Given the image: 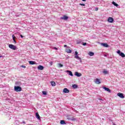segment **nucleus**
Instances as JSON below:
<instances>
[{
	"mask_svg": "<svg viewBox=\"0 0 125 125\" xmlns=\"http://www.w3.org/2000/svg\"><path fill=\"white\" fill-rule=\"evenodd\" d=\"M14 90L15 91H16V92H19L22 91V88L19 86H15Z\"/></svg>",
	"mask_w": 125,
	"mask_h": 125,
	"instance_id": "f257e3e1",
	"label": "nucleus"
},
{
	"mask_svg": "<svg viewBox=\"0 0 125 125\" xmlns=\"http://www.w3.org/2000/svg\"><path fill=\"white\" fill-rule=\"evenodd\" d=\"M9 48H11V49H13V50H16V46L13 44H9Z\"/></svg>",
	"mask_w": 125,
	"mask_h": 125,
	"instance_id": "f03ea898",
	"label": "nucleus"
},
{
	"mask_svg": "<svg viewBox=\"0 0 125 125\" xmlns=\"http://www.w3.org/2000/svg\"><path fill=\"white\" fill-rule=\"evenodd\" d=\"M107 21L109 23H113V22H114V19L112 17H109L107 19Z\"/></svg>",
	"mask_w": 125,
	"mask_h": 125,
	"instance_id": "7ed1b4c3",
	"label": "nucleus"
},
{
	"mask_svg": "<svg viewBox=\"0 0 125 125\" xmlns=\"http://www.w3.org/2000/svg\"><path fill=\"white\" fill-rule=\"evenodd\" d=\"M101 45L104 47H109V45L107 43H101Z\"/></svg>",
	"mask_w": 125,
	"mask_h": 125,
	"instance_id": "20e7f679",
	"label": "nucleus"
},
{
	"mask_svg": "<svg viewBox=\"0 0 125 125\" xmlns=\"http://www.w3.org/2000/svg\"><path fill=\"white\" fill-rule=\"evenodd\" d=\"M68 19L69 17L65 15L61 18V19H62V20H68Z\"/></svg>",
	"mask_w": 125,
	"mask_h": 125,
	"instance_id": "39448f33",
	"label": "nucleus"
},
{
	"mask_svg": "<svg viewBox=\"0 0 125 125\" xmlns=\"http://www.w3.org/2000/svg\"><path fill=\"white\" fill-rule=\"evenodd\" d=\"M118 96L120 97V98H125V96H124V94L123 93H118L117 94Z\"/></svg>",
	"mask_w": 125,
	"mask_h": 125,
	"instance_id": "423d86ee",
	"label": "nucleus"
},
{
	"mask_svg": "<svg viewBox=\"0 0 125 125\" xmlns=\"http://www.w3.org/2000/svg\"><path fill=\"white\" fill-rule=\"evenodd\" d=\"M30 65H35L37 64V62H36L35 61H30L28 62Z\"/></svg>",
	"mask_w": 125,
	"mask_h": 125,
	"instance_id": "0eeeda50",
	"label": "nucleus"
},
{
	"mask_svg": "<svg viewBox=\"0 0 125 125\" xmlns=\"http://www.w3.org/2000/svg\"><path fill=\"white\" fill-rule=\"evenodd\" d=\"M38 69L39 70H41V71H42V70H43V69H44V67L42 65H39L38 66Z\"/></svg>",
	"mask_w": 125,
	"mask_h": 125,
	"instance_id": "6e6552de",
	"label": "nucleus"
},
{
	"mask_svg": "<svg viewBox=\"0 0 125 125\" xmlns=\"http://www.w3.org/2000/svg\"><path fill=\"white\" fill-rule=\"evenodd\" d=\"M95 83H97V84H100V83H101V82H100V79L97 78L96 79Z\"/></svg>",
	"mask_w": 125,
	"mask_h": 125,
	"instance_id": "1a4fd4ad",
	"label": "nucleus"
},
{
	"mask_svg": "<svg viewBox=\"0 0 125 125\" xmlns=\"http://www.w3.org/2000/svg\"><path fill=\"white\" fill-rule=\"evenodd\" d=\"M75 76H76L77 77H82V73H79V72H75Z\"/></svg>",
	"mask_w": 125,
	"mask_h": 125,
	"instance_id": "9d476101",
	"label": "nucleus"
},
{
	"mask_svg": "<svg viewBox=\"0 0 125 125\" xmlns=\"http://www.w3.org/2000/svg\"><path fill=\"white\" fill-rule=\"evenodd\" d=\"M63 91L64 93H69L70 92V91L67 88H64Z\"/></svg>",
	"mask_w": 125,
	"mask_h": 125,
	"instance_id": "9b49d317",
	"label": "nucleus"
},
{
	"mask_svg": "<svg viewBox=\"0 0 125 125\" xmlns=\"http://www.w3.org/2000/svg\"><path fill=\"white\" fill-rule=\"evenodd\" d=\"M65 52H66L67 53H72V50L66 48L65 49Z\"/></svg>",
	"mask_w": 125,
	"mask_h": 125,
	"instance_id": "f8f14e48",
	"label": "nucleus"
},
{
	"mask_svg": "<svg viewBox=\"0 0 125 125\" xmlns=\"http://www.w3.org/2000/svg\"><path fill=\"white\" fill-rule=\"evenodd\" d=\"M103 88L106 91H108V92H111V90L109 89V88H107L106 87H103Z\"/></svg>",
	"mask_w": 125,
	"mask_h": 125,
	"instance_id": "ddd939ff",
	"label": "nucleus"
},
{
	"mask_svg": "<svg viewBox=\"0 0 125 125\" xmlns=\"http://www.w3.org/2000/svg\"><path fill=\"white\" fill-rule=\"evenodd\" d=\"M74 58H76V59H78V60H80V62H82V59L79 56H75Z\"/></svg>",
	"mask_w": 125,
	"mask_h": 125,
	"instance_id": "4468645a",
	"label": "nucleus"
},
{
	"mask_svg": "<svg viewBox=\"0 0 125 125\" xmlns=\"http://www.w3.org/2000/svg\"><path fill=\"white\" fill-rule=\"evenodd\" d=\"M66 72L68 73L69 76H71V77H73V73L72 72V71H70V70H67Z\"/></svg>",
	"mask_w": 125,
	"mask_h": 125,
	"instance_id": "2eb2a0df",
	"label": "nucleus"
},
{
	"mask_svg": "<svg viewBox=\"0 0 125 125\" xmlns=\"http://www.w3.org/2000/svg\"><path fill=\"white\" fill-rule=\"evenodd\" d=\"M36 117L38 120H41V116H40V114H39V113H36Z\"/></svg>",
	"mask_w": 125,
	"mask_h": 125,
	"instance_id": "dca6fc26",
	"label": "nucleus"
},
{
	"mask_svg": "<svg viewBox=\"0 0 125 125\" xmlns=\"http://www.w3.org/2000/svg\"><path fill=\"white\" fill-rule=\"evenodd\" d=\"M88 55H89V56H93V55H94V53L92 52H89L88 53Z\"/></svg>",
	"mask_w": 125,
	"mask_h": 125,
	"instance_id": "f3484780",
	"label": "nucleus"
},
{
	"mask_svg": "<svg viewBox=\"0 0 125 125\" xmlns=\"http://www.w3.org/2000/svg\"><path fill=\"white\" fill-rule=\"evenodd\" d=\"M51 84L52 86H55V85H56V83L55 82H51Z\"/></svg>",
	"mask_w": 125,
	"mask_h": 125,
	"instance_id": "a211bd4d",
	"label": "nucleus"
},
{
	"mask_svg": "<svg viewBox=\"0 0 125 125\" xmlns=\"http://www.w3.org/2000/svg\"><path fill=\"white\" fill-rule=\"evenodd\" d=\"M60 123L61 125H66V123L64 120H61Z\"/></svg>",
	"mask_w": 125,
	"mask_h": 125,
	"instance_id": "6ab92c4d",
	"label": "nucleus"
},
{
	"mask_svg": "<svg viewBox=\"0 0 125 125\" xmlns=\"http://www.w3.org/2000/svg\"><path fill=\"white\" fill-rule=\"evenodd\" d=\"M119 55L121 56V57H125V55L123 52H121Z\"/></svg>",
	"mask_w": 125,
	"mask_h": 125,
	"instance_id": "aec40b11",
	"label": "nucleus"
},
{
	"mask_svg": "<svg viewBox=\"0 0 125 125\" xmlns=\"http://www.w3.org/2000/svg\"><path fill=\"white\" fill-rule=\"evenodd\" d=\"M73 88H78V85L74 84L72 85Z\"/></svg>",
	"mask_w": 125,
	"mask_h": 125,
	"instance_id": "412c9836",
	"label": "nucleus"
},
{
	"mask_svg": "<svg viewBox=\"0 0 125 125\" xmlns=\"http://www.w3.org/2000/svg\"><path fill=\"white\" fill-rule=\"evenodd\" d=\"M112 4L113 5H115V6H119V5L114 1L112 2Z\"/></svg>",
	"mask_w": 125,
	"mask_h": 125,
	"instance_id": "4be33fe9",
	"label": "nucleus"
},
{
	"mask_svg": "<svg viewBox=\"0 0 125 125\" xmlns=\"http://www.w3.org/2000/svg\"><path fill=\"white\" fill-rule=\"evenodd\" d=\"M81 42H82V40H77V44H80V43H81Z\"/></svg>",
	"mask_w": 125,
	"mask_h": 125,
	"instance_id": "5701e85b",
	"label": "nucleus"
},
{
	"mask_svg": "<svg viewBox=\"0 0 125 125\" xmlns=\"http://www.w3.org/2000/svg\"><path fill=\"white\" fill-rule=\"evenodd\" d=\"M42 94H43V95H46V94H47V93L46 92V91H42Z\"/></svg>",
	"mask_w": 125,
	"mask_h": 125,
	"instance_id": "b1692460",
	"label": "nucleus"
},
{
	"mask_svg": "<svg viewBox=\"0 0 125 125\" xmlns=\"http://www.w3.org/2000/svg\"><path fill=\"white\" fill-rule=\"evenodd\" d=\"M71 121H77V119L75 118L74 117H72L71 119Z\"/></svg>",
	"mask_w": 125,
	"mask_h": 125,
	"instance_id": "393cba45",
	"label": "nucleus"
},
{
	"mask_svg": "<svg viewBox=\"0 0 125 125\" xmlns=\"http://www.w3.org/2000/svg\"><path fill=\"white\" fill-rule=\"evenodd\" d=\"M103 73L104 74H108V71L104 70V71H103Z\"/></svg>",
	"mask_w": 125,
	"mask_h": 125,
	"instance_id": "a878e982",
	"label": "nucleus"
},
{
	"mask_svg": "<svg viewBox=\"0 0 125 125\" xmlns=\"http://www.w3.org/2000/svg\"><path fill=\"white\" fill-rule=\"evenodd\" d=\"M12 38H13V41H14V40L16 39V37L14 36V35H12Z\"/></svg>",
	"mask_w": 125,
	"mask_h": 125,
	"instance_id": "bb28decb",
	"label": "nucleus"
},
{
	"mask_svg": "<svg viewBox=\"0 0 125 125\" xmlns=\"http://www.w3.org/2000/svg\"><path fill=\"white\" fill-rule=\"evenodd\" d=\"M59 66L60 68L63 67V65L61 63H59Z\"/></svg>",
	"mask_w": 125,
	"mask_h": 125,
	"instance_id": "cd10ccee",
	"label": "nucleus"
},
{
	"mask_svg": "<svg viewBox=\"0 0 125 125\" xmlns=\"http://www.w3.org/2000/svg\"><path fill=\"white\" fill-rule=\"evenodd\" d=\"M79 4H80V5H81V6H85V4L80 3Z\"/></svg>",
	"mask_w": 125,
	"mask_h": 125,
	"instance_id": "c85d7f7f",
	"label": "nucleus"
},
{
	"mask_svg": "<svg viewBox=\"0 0 125 125\" xmlns=\"http://www.w3.org/2000/svg\"><path fill=\"white\" fill-rule=\"evenodd\" d=\"M117 53L118 54H119V55H120V54H121V50H119L118 51H117Z\"/></svg>",
	"mask_w": 125,
	"mask_h": 125,
	"instance_id": "c756f323",
	"label": "nucleus"
},
{
	"mask_svg": "<svg viewBox=\"0 0 125 125\" xmlns=\"http://www.w3.org/2000/svg\"><path fill=\"white\" fill-rule=\"evenodd\" d=\"M82 44H83V45L85 46V45H86V42H83Z\"/></svg>",
	"mask_w": 125,
	"mask_h": 125,
	"instance_id": "7c9ffc66",
	"label": "nucleus"
},
{
	"mask_svg": "<svg viewBox=\"0 0 125 125\" xmlns=\"http://www.w3.org/2000/svg\"><path fill=\"white\" fill-rule=\"evenodd\" d=\"M21 68H24V69L26 68V66L25 65H21Z\"/></svg>",
	"mask_w": 125,
	"mask_h": 125,
	"instance_id": "2f4dec72",
	"label": "nucleus"
},
{
	"mask_svg": "<svg viewBox=\"0 0 125 125\" xmlns=\"http://www.w3.org/2000/svg\"><path fill=\"white\" fill-rule=\"evenodd\" d=\"M95 10V11H98V7H96Z\"/></svg>",
	"mask_w": 125,
	"mask_h": 125,
	"instance_id": "473e14b6",
	"label": "nucleus"
},
{
	"mask_svg": "<svg viewBox=\"0 0 125 125\" xmlns=\"http://www.w3.org/2000/svg\"><path fill=\"white\" fill-rule=\"evenodd\" d=\"M53 49H55V50H58V48H57V47H54Z\"/></svg>",
	"mask_w": 125,
	"mask_h": 125,
	"instance_id": "72a5a7b5",
	"label": "nucleus"
},
{
	"mask_svg": "<svg viewBox=\"0 0 125 125\" xmlns=\"http://www.w3.org/2000/svg\"><path fill=\"white\" fill-rule=\"evenodd\" d=\"M78 55V52L77 51H75V56Z\"/></svg>",
	"mask_w": 125,
	"mask_h": 125,
	"instance_id": "f704fd0d",
	"label": "nucleus"
},
{
	"mask_svg": "<svg viewBox=\"0 0 125 125\" xmlns=\"http://www.w3.org/2000/svg\"><path fill=\"white\" fill-rule=\"evenodd\" d=\"M99 100H101V101H103V100L102 99H98Z\"/></svg>",
	"mask_w": 125,
	"mask_h": 125,
	"instance_id": "c9c22d12",
	"label": "nucleus"
},
{
	"mask_svg": "<svg viewBox=\"0 0 125 125\" xmlns=\"http://www.w3.org/2000/svg\"><path fill=\"white\" fill-rule=\"evenodd\" d=\"M21 38H24V36H23V35H21Z\"/></svg>",
	"mask_w": 125,
	"mask_h": 125,
	"instance_id": "e433bc0d",
	"label": "nucleus"
},
{
	"mask_svg": "<svg viewBox=\"0 0 125 125\" xmlns=\"http://www.w3.org/2000/svg\"><path fill=\"white\" fill-rule=\"evenodd\" d=\"M13 41H14L15 43H16V41L15 40V39L14 40H13Z\"/></svg>",
	"mask_w": 125,
	"mask_h": 125,
	"instance_id": "4c0bfd02",
	"label": "nucleus"
},
{
	"mask_svg": "<svg viewBox=\"0 0 125 125\" xmlns=\"http://www.w3.org/2000/svg\"><path fill=\"white\" fill-rule=\"evenodd\" d=\"M64 47H67V45H64Z\"/></svg>",
	"mask_w": 125,
	"mask_h": 125,
	"instance_id": "58836bf2",
	"label": "nucleus"
},
{
	"mask_svg": "<svg viewBox=\"0 0 125 125\" xmlns=\"http://www.w3.org/2000/svg\"><path fill=\"white\" fill-rule=\"evenodd\" d=\"M83 1H86V0H82Z\"/></svg>",
	"mask_w": 125,
	"mask_h": 125,
	"instance_id": "ea45409f",
	"label": "nucleus"
},
{
	"mask_svg": "<svg viewBox=\"0 0 125 125\" xmlns=\"http://www.w3.org/2000/svg\"><path fill=\"white\" fill-rule=\"evenodd\" d=\"M113 125H116L115 123H113Z\"/></svg>",
	"mask_w": 125,
	"mask_h": 125,
	"instance_id": "a19ab883",
	"label": "nucleus"
}]
</instances>
